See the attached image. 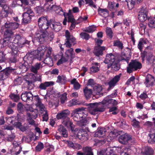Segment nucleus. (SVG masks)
<instances>
[{
    "label": "nucleus",
    "mask_w": 155,
    "mask_h": 155,
    "mask_svg": "<svg viewBox=\"0 0 155 155\" xmlns=\"http://www.w3.org/2000/svg\"><path fill=\"white\" fill-rule=\"evenodd\" d=\"M54 82L53 81H45L41 83L39 86V88L41 90H45L47 87L53 85Z\"/></svg>",
    "instance_id": "cd10ccee"
},
{
    "label": "nucleus",
    "mask_w": 155,
    "mask_h": 155,
    "mask_svg": "<svg viewBox=\"0 0 155 155\" xmlns=\"http://www.w3.org/2000/svg\"><path fill=\"white\" fill-rule=\"evenodd\" d=\"M51 28L56 32L60 31L62 28L61 23L59 22L51 21Z\"/></svg>",
    "instance_id": "412c9836"
},
{
    "label": "nucleus",
    "mask_w": 155,
    "mask_h": 155,
    "mask_svg": "<svg viewBox=\"0 0 155 155\" xmlns=\"http://www.w3.org/2000/svg\"><path fill=\"white\" fill-rule=\"evenodd\" d=\"M154 153V151L152 148L150 147H147L143 153V155H152Z\"/></svg>",
    "instance_id": "a19ab883"
},
{
    "label": "nucleus",
    "mask_w": 155,
    "mask_h": 155,
    "mask_svg": "<svg viewBox=\"0 0 155 155\" xmlns=\"http://www.w3.org/2000/svg\"><path fill=\"white\" fill-rule=\"evenodd\" d=\"M132 150L130 148H125L120 153V155H131Z\"/></svg>",
    "instance_id": "5fc2aeb1"
},
{
    "label": "nucleus",
    "mask_w": 155,
    "mask_h": 155,
    "mask_svg": "<svg viewBox=\"0 0 155 155\" xmlns=\"http://www.w3.org/2000/svg\"><path fill=\"white\" fill-rule=\"evenodd\" d=\"M148 142L150 144L155 143V130H150L148 135Z\"/></svg>",
    "instance_id": "5701e85b"
},
{
    "label": "nucleus",
    "mask_w": 155,
    "mask_h": 155,
    "mask_svg": "<svg viewBox=\"0 0 155 155\" xmlns=\"http://www.w3.org/2000/svg\"><path fill=\"white\" fill-rule=\"evenodd\" d=\"M51 21H48L47 19L44 17L40 18L38 20V25L40 31H44L47 29L49 28L50 25ZM40 32V31H39Z\"/></svg>",
    "instance_id": "0eeeda50"
},
{
    "label": "nucleus",
    "mask_w": 155,
    "mask_h": 155,
    "mask_svg": "<svg viewBox=\"0 0 155 155\" xmlns=\"http://www.w3.org/2000/svg\"><path fill=\"white\" fill-rule=\"evenodd\" d=\"M98 14L100 16H102L101 14L103 13L104 14L106 12H108V10L107 8H102L100 7H99L97 10Z\"/></svg>",
    "instance_id": "680f3d73"
},
{
    "label": "nucleus",
    "mask_w": 155,
    "mask_h": 155,
    "mask_svg": "<svg viewBox=\"0 0 155 155\" xmlns=\"http://www.w3.org/2000/svg\"><path fill=\"white\" fill-rule=\"evenodd\" d=\"M53 10H54L57 14L59 15H64L66 14V13H65L63 12L61 7L55 5L53 6Z\"/></svg>",
    "instance_id": "e433bc0d"
},
{
    "label": "nucleus",
    "mask_w": 155,
    "mask_h": 155,
    "mask_svg": "<svg viewBox=\"0 0 155 155\" xmlns=\"http://www.w3.org/2000/svg\"><path fill=\"white\" fill-rule=\"evenodd\" d=\"M68 147L77 150H79L81 148V146L79 144L74 143L71 141H68Z\"/></svg>",
    "instance_id": "58836bf2"
},
{
    "label": "nucleus",
    "mask_w": 155,
    "mask_h": 155,
    "mask_svg": "<svg viewBox=\"0 0 155 155\" xmlns=\"http://www.w3.org/2000/svg\"><path fill=\"white\" fill-rule=\"evenodd\" d=\"M105 132V129L103 127H98L97 129V131L94 134L95 137H101L104 135Z\"/></svg>",
    "instance_id": "c85d7f7f"
},
{
    "label": "nucleus",
    "mask_w": 155,
    "mask_h": 155,
    "mask_svg": "<svg viewBox=\"0 0 155 155\" xmlns=\"http://www.w3.org/2000/svg\"><path fill=\"white\" fill-rule=\"evenodd\" d=\"M46 49L45 46L40 45L37 49V54L35 55V58L40 61L43 60L44 53Z\"/></svg>",
    "instance_id": "ddd939ff"
},
{
    "label": "nucleus",
    "mask_w": 155,
    "mask_h": 155,
    "mask_svg": "<svg viewBox=\"0 0 155 155\" xmlns=\"http://www.w3.org/2000/svg\"><path fill=\"white\" fill-rule=\"evenodd\" d=\"M148 25L149 27L152 28H155V18L151 17L148 19Z\"/></svg>",
    "instance_id": "ea45409f"
},
{
    "label": "nucleus",
    "mask_w": 155,
    "mask_h": 155,
    "mask_svg": "<svg viewBox=\"0 0 155 155\" xmlns=\"http://www.w3.org/2000/svg\"><path fill=\"white\" fill-rule=\"evenodd\" d=\"M76 43L75 38L68 31V48L71 47L72 45H74Z\"/></svg>",
    "instance_id": "7c9ffc66"
},
{
    "label": "nucleus",
    "mask_w": 155,
    "mask_h": 155,
    "mask_svg": "<svg viewBox=\"0 0 155 155\" xmlns=\"http://www.w3.org/2000/svg\"><path fill=\"white\" fill-rule=\"evenodd\" d=\"M102 103L104 104L109 105L111 104L113 106H115L118 104L117 101L112 99H104L103 100Z\"/></svg>",
    "instance_id": "393cba45"
},
{
    "label": "nucleus",
    "mask_w": 155,
    "mask_h": 155,
    "mask_svg": "<svg viewBox=\"0 0 155 155\" xmlns=\"http://www.w3.org/2000/svg\"><path fill=\"white\" fill-rule=\"evenodd\" d=\"M54 38L53 33L51 32L48 35L46 31H37L35 35V38L32 41L33 43L36 41L40 43H42L48 38L50 41L52 40Z\"/></svg>",
    "instance_id": "7ed1b4c3"
},
{
    "label": "nucleus",
    "mask_w": 155,
    "mask_h": 155,
    "mask_svg": "<svg viewBox=\"0 0 155 155\" xmlns=\"http://www.w3.org/2000/svg\"><path fill=\"white\" fill-rule=\"evenodd\" d=\"M34 100L36 101L35 105L27 104L25 108L27 111H30L31 112V115L33 118H36L38 116V112L36 107H38L41 114L43 119V121H47L48 119L47 111L46 110L44 105L41 103V99L38 97H35Z\"/></svg>",
    "instance_id": "f257e3e1"
},
{
    "label": "nucleus",
    "mask_w": 155,
    "mask_h": 155,
    "mask_svg": "<svg viewBox=\"0 0 155 155\" xmlns=\"http://www.w3.org/2000/svg\"><path fill=\"white\" fill-rule=\"evenodd\" d=\"M106 31L107 35L110 39H112L113 36V32L112 29L110 27H107Z\"/></svg>",
    "instance_id": "09e8293b"
},
{
    "label": "nucleus",
    "mask_w": 155,
    "mask_h": 155,
    "mask_svg": "<svg viewBox=\"0 0 155 155\" xmlns=\"http://www.w3.org/2000/svg\"><path fill=\"white\" fill-rule=\"evenodd\" d=\"M77 136L79 139L84 141L87 140L88 139L87 133L83 129L81 130L78 131Z\"/></svg>",
    "instance_id": "dca6fc26"
},
{
    "label": "nucleus",
    "mask_w": 155,
    "mask_h": 155,
    "mask_svg": "<svg viewBox=\"0 0 155 155\" xmlns=\"http://www.w3.org/2000/svg\"><path fill=\"white\" fill-rule=\"evenodd\" d=\"M5 54L4 52L0 51V63H2L4 62L5 60Z\"/></svg>",
    "instance_id": "338daca9"
},
{
    "label": "nucleus",
    "mask_w": 155,
    "mask_h": 155,
    "mask_svg": "<svg viewBox=\"0 0 155 155\" xmlns=\"http://www.w3.org/2000/svg\"><path fill=\"white\" fill-rule=\"evenodd\" d=\"M68 116V110H65L62 112L58 114L56 117L58 119H62L63 120L62 122L63 124L67 126L68 121L67 117Z\"/></svg>",
    "instance_id": "9b49d317"
},
{
    "label": "nucleus",
    "mask_w": 155,
    "mask_h": 155,
    "mask_svg": "<svg viewBox=\"0 0 155 155\" xmlns=\"http://www.w3.org/2000/svg\"><path fill=\"white\" fill-rule=\"evenodd\" d=\"M42 66H45V64H47L48 66H51L53 65V61L51 57H47L45 59L44 61L41 62Z\"/></svg>",
    "instance_id": "c756f323"
},
{
    "label": "nucleus",
    "mask_w": 155,
    "mask_h": 155,
    "mask_svg": "<svg viewBox=\"0 0 155 155\" xmlns=\"http://www.w3.org/2000/svg\"><path fill=\"white\" fill-rule=\"evenodd\" d=\"M133 123L132 126L135 128L140 129V123L139 121H137L136 119H134L132 121Z\"/></svg>",
    "instance_id": "8fccbe9b"
},
{
    "label": "nucleus",
    "mask_w": 155,
    "mask_h": 155,
    "mask_svg": "<svg viewBox=\"0 0 155 155\" xmlns=\"http://www.w3.org/2000/svg\"><path fill=\"white\" fill-rule=\"evenodd\" d=\"M44 148V145L43 144L41 143H39L38 145L36 147V150L37 151H41Z\"/></svg>",
    "instance_id": "774afa93"
},
{
    "label": "nucleus",
    "mask_w": 155,
    "mask_h": 155,
    "mask_svg": "<svg viewBox=\"0 0 155 155\" xmlns=\"http://www.w3.org/2000/svg\"><path fill=\"white\" fill-rule=\"evenodd\" d=\"M84 95L87 99L91 97L92 93V91L91 89H89L87 87H85L83 89Z\"/></svg>",
    "instance_id": "bb28decb"
},
{
    "label": "nucleus",
    "mask_w": 155,
    "mask_h": 155,
    "mask_svg": "<svg viewBox=\"0 0 155 155\" xmlns=\"http://www.w3.org/2000/svg\"><path fill=\"white\" fill-rule=\"evenodd\" d=\"M96 29V27L94 25H91L88 27L85 31L88 33H91L94 32L95 31Z\"/></svg>",
    "instance_id": "052dcab7"
},
{
    "label": "nucleus",
    "mask_w": 155,
    "mask_h": 155,
    "mask_svg": "<svg viewBox=\"0 0 155 155\" xmlns=\"http://www.w3.org/2000/svg\"><path fill=\"white\" fill-rule=\"evenodd\" d=\"M117 57L114 55L112 53H110L107 54L106 58L104 62L105 64H108L110 63H112L118 60Z\"/></svg>",
    "instance_id": "2eb2a0df"
},
{
    "label": "nucleus",
    "mask_w": 155,
    "mask_h": 155,
    "mask_svg": "<svg viewBox=\"0 0 155 155\" xmlns=\"http://www.w3.org/2000/svg\"><path fill=\"white\" fill-rule=\"evenodd\" d=\"M69 48V49H68V53L69 54V55H68V59L70 60V64H71L73 61V59L75 57V53L73 48Z\"/></svg>",
    "instance_id": "2f4dec72"
},
{
    "label": "nucleus",
    "mask_w": 155,
    "mask_h": 155,
    "mask_svg": "<svg viewBox=\"0 0 155 155\" xmlns=\"http://www.w3.org/2000/svg\"><path fill=\"white\" fill-rule=\"evenodd\" d=\"M6 121L8 124H12L15 127L19 129L22 131H25L26 128L23 126L21 123L19 122H17L16 116H13L6 118Z\"/></svg>",
    "instance_id": "6e6552de"
},
{
    "label": "nucleus",
    "mask_w": 155,
    "mask_h": 155,
    "mask_svg": "<svg viewBox=\"0 0 155 155\" xmlns=\"http://www.w3.org/2000/svg\"><path fill=\"white\" fill-rule=\"evenodd\" d=\"M89 123V121L85 118L81 119L77 122L78 124L81 127H83Z\"/></svg>",
    "instance_id": "79ce46f5"
},
{
    "label": "nucleus",
    "mask_w": 155,
    "mask_h": 155,
    "mask_svg": "<svg viewBox=\"0 0 155 155\" xmlns=\"http://www.w3.org/2000/svg\"><path fill=\"white\" fill-rule=\"evenodd\" d=\"M113 46L117 47L119 49H122L124 48L123 44L119 40H114V41Z\"/></svg>",
    "instance_id": "a18cd8bd"
},
{
    "label": "nucleus",
    "mask_w": 155,
    "mask_h": 155,
    "mask_svg": "<svg viewBox=\"0 0 155 155\" xmlns=\"http://www.w3.org/2000/svg\"><path fill=\"white\" fill-rule=\"evenodd\" d=\"M10 97L13 101L17 102L18 101L19 99V96L14 94H12L10 95Z\"/></svg>",
    "instance_id": "0e129e2a"
},
{
    "label": "nucleus",
    "mask_w": 155,
    "mask_h": 155,
    "mask_svg": "<svg viewBox=\"0 0 155 155\" xmlns=\"http://www.w3.org/2000/svg\"><path fill=\"white\" fill-rule=\"evenodd\" d=\"M106 150V155H117V150L113 148H108Z\"/></svg>",
    "instance_id": "473e14b6"
},
{
    "label": "nucleus",
    "mask_w": 155,
    "mask_h": 155,
    "mask_svg": "<svg viewBox=\"0 0 155 155\" xmlns=\"http://www.w3.org/2000/svg\"><path fill=\"white\" fill-rule=\"evenodd\" d=\"M66 81V78L65 75H59L58 77V79L57 81V82L62 84H64Z\"/></svg>",
    "instance_id": "37998d69"
},
{
    "label": "nucleus",
    "mask_w": 155,
    "mask_h": 155,
    "mask_svg": "<svg viewBox=\"0 0 155 155\" xmlns=\"http://www.w3.org/2000/svg\"><path fill=\"white\" fill-rule=\"evenodd\" d=\"M2 69L1 66H0V71ZM13 69L10 68H7L1 71H0V80H3L7 78Z\"/></svg>",
    "instance_id": "1a4fd4ad"
},
{
    "label": "nucleus",
    "mask_w": 155,
    "mask_h": 155,
    "mask_svg": "<svg viewBox=\"0 0 155 155\" xmlns=\"http://www.w3.org/2000/svg\"><path fill=\"white\" fill-rule=\"evenodd\" d=\"M154 56H153V54L151 53H148V54L146 57V60L147 61V63L148 64H151V62H152V60L153 59V57Z\"/></svg>",
    "instance_id": "3c124183"
},
{
    "label": "nucleus",
    "mask_w": 155,
    "mask_h": 155,
    "mask_svg": "<svg viewBox=\"0 0 155 155\" xmlns=\"http://www.w3.org/2000/svg\"><path fill=\"white\" fill-rule=\"evenodd\" d=\"M71 23V25L69 28L70 31L75 28L76 25L78 24V23L76 21L74 18V16H68V23Z\"/></svg>",
    "instance_id": "b1692460"
},
{
    "label": "nucleus",
    "mask_w": 155,
    "mask_h": 155,
    "mask_svg": "<svg viewBox=\"0 0 155 155\" xmlns=\"http://www.w3.org/2000/svg\"><path fill=\"white\" fill-rule=\"evenodd\" d=\"M136 0H125L127 2L128 7L129 9H131L134 7L135 3Z\"/></svg>",
    "instance_id": "de8ad7c7"
},
{
    "label": "nucleus",
    "mask_w": 155,
    "mask_h": 155,
    "mask_svg": "<svg viewBox=\"0 0 155 155\" xmlns=\"http://www.w3.org/2000/svg\"><path fill=\"white\" fill-rule=\"evenodd\" d=\"M107 69L111 68L116 71H118L120 68L119 61L118 59L115 62L109 64L107 65Z\"/></svg>",
    "instance_id": "6ab92c4d"
},
{
    "label": "nucleus",
    "mask_w": 155,
    "mask_h": 155,
    "mask_svg": "<svg viewBox=\"0 0 155 155\" xmlns=\"http://www.w3.org/2000/svg\"><path fill=\"white\" fill-rule=\"evenodd\" d=\"M21 99L24 101H28L33 99V95L31 93L25 92L21 95Z\"/></svg>",
    "instance_id": "4be33fe9"
},
{
    "label": "nucleus",
    "mask_w": 155,
    "mask_h": 155,
    "mask_svg": "<svg viewBox=\"0 0 155 155\" xmlns=\"http://www.w3.org/2000/svg\"><path fill=\"white\" fill-rule=\"evenodd\" d=\"M148 11L146 8L142 7L139 12L138 15V19L141 21L144 22L148 19L147 15Z\"/></svg>",
    "instance_id": "9d476101"
},
{
    "label": "nucleus",
    "mask_w": 155,
    "mask_h": 155,
    "mask_svg": "<svg viewBox=\"0 0 155 155\" xmlns=\"http://www.w3.org/2000/svg\"><path fill=\"white\" fill-rule=\"evenodd\" d=\"M55 6L52 5L51 3H46L45 4L44 9L47 11H50L51 10H53V6Z\"/></svg>",
    "instance_id": "c03bdc74"
},
{
    "label": "nucleus",
    "mask_w": 155,
    "mask_h": 155,
    "mask_svg": "<svg viewBox=\"0 0 155 155\" xmlns=\"http://www.w3.org/2000/svg\"><path fill=\"white\" fill-rule=\"evenodd\" d=\"M88 112L91 115H95L97 114L98 112H103L104 111V109L103 108L95 107L94 108H88Z\"/></svg>",
    "instance_id": "a878e982"
},
{
    "label": "nucleus",
    "mask_w": 155,
    "mask_h": 155,
    "mask_svg": "<svg viewBox=\"0 0 155 155\" xmlns=\"http://www.w3.org/2000/svg\"><path fill=\"white\" fill-rule=\"evenodd\" d=\"M86 109V108H84L83 107H81L76 108L74 110L73 112L77 114L81 113V112L84 111V110L85 109Z\"/></svg>",
    "instance_id": "e2e57ef3"
},
{
    "label": "nucleus",
    "mask_w": 155,
    "mask_h": 155,
    "mask_svg": "<svg viewBox=\"0 0 155 155\" xmlns=\"http://www.w3.org/2000/svg\"><path fill=\"white\" fill-rule=\"evenodd\" d=\"M24 11L22 22L24 24H26L30 21L31 16H33L34 13L28 6H27L24 8Z\"/></svg>",
    "instance_id": "39448f33"
},
{
    "label": "nucleus",
    "mask_w": 155,
    "mask_h": 155,
    "mask_svg": "<svg viewBox=\"0 0 155 155\" xmlns=\"http://www.w3.org/2000/svg\"><path fill=\"white\" fill-rule=\"evenodd\" d=\"M14 32L8 28H5L4 33V37L6 40H4L3 44L4 47L8 46V47L9 42L12 41L13 39Z\"/></svg>",
    "instance_id": "423d86ee"
},
{
    "label": "nucleus",
    "mask_w": 155,
    "mask_h": 155,
    "mask_svg": "<svg viewBox=\"0 0 155 155\" xmlns=\"http://www.w3.org/2000/svg\"><path fill=\"white\" fill-rule=\"evenodd\" d=\"M27 120L29 123L31 124H33L34 123V121L32 119V117L33 118L32 116L29 113H27Z\"/></svg>",
    "instance_id": "bf43d9fd"
},
{
    "label": "nucleus",
    "mask_w": 155,
    "mask_h": 155,
    "mask_svg": "<svg viewBox=\"0 0 155 155\" xmlns=\"http://www.w3.org/2000/svg\"><path fill=\"white\" fill-rule=\"evenodd\" d=\"M120 123L119 126L120 128L125 129L126 127H128V125L126 123V121L125 120L122 118H120Z\"/></svg>",
    "instance_id": "603ef678"
},
{
    "label": "nucleus",
    "mask_w": 155,
    "mask_h": 155,
    "mask_svg": "<svg viewBox=\"0 0 155 155\" xmlns=\"http://www.w3.org/2000/svg\"><path fill=\"white\" fill-rule=\"evenodd\" d=\"M42 66L41 62L39 63H36L34 66L31 67V70L33 72L36 74L37 73L38 70H39L41 68L43 67Z\"/></svg>",
    "instance_id": "f704fd0d"
},
{
    "label": "nucleus",
    "mask_w": 155,
    "mask_h": 155,
    "mask_svg": "<svg viewBox=\"0 0 155 155\" xmlns=\"http://www.w3.org/2000/svg\"><path fill=\"white\" fill-rule=\"evenodd\" d=\"M141 63L136 60H132L127 67V72L130 74L134 71L139 70L142 68Z\"/></svg>",
    "instance_id": "20e7f679"
},
{
    "label": "nucleus",
    "mask_w": 155,
    "mask_h": 155,
    "mask_svg": "<svg viewBox=\"0 0 155 155\" xmlns=\"http://www.w3.org/2000/svg\"><path fill=\"white\" fill-rule=\"evenodd\" d=\"M123 133L122 131H119L117 130H114L111 131L110 134V135H111L114 137H116L118 135H120Z\"/></svg>",
    "instance_id": "49530a36"
},
{
    "label": "nucleus",
    "mask_w": 155,
    "mask_h": 155,
    "mask_svg": "<svg viewBox=\"0 0 155 155\" xmlns=\"http://www.w3.org/2000/svg\"><path fill=\"white\" fill-rule=\"evenodd\" d=\"M58 130L60 133L64 137H67L68 136L67 131L65 128L62 125H60L58 127Z\"/></svg>",
    "instance_id": "4c0bfd02"
},
{
    "label": "nucleus",
    "mask_w": 155,
    "mask_h": 155,
    "mask_svg": "<svg viewBox=\"0 0 155 155\" xmlns=\"http://www.w3.org/2000/svg\"><path fill=\"white\" fill-rule=\"evenodd\" d=\"M80 36L81 38L86 40H88L90 38L89 35L85 32H82L81 33Z\"/></svg>",
    "instance_id": "864d4df0"
},
{
    "label": "nucleus",
    "mask_w": 155,
    "mask_h": 155,
    "mask_svg": "<svg viewBox=\"0 0 155 155\" xmlns=\"http://www.w3.org/2000/svg\"><path fill=\"white\" fill-rule=\"evenodd\" d=\"M71 84L73 85L74 89L75 90H78L80 87L81 85L77 81L76 78H74L70 81Z\"/></svg>",
    "instance_id": "72a5a7b5"
},
{
    "label": "nucleus",
    "mask_w": 155,
    "mask_h": 155,
    "mask_svg": "<svg viewBox=\"0 0 155 155\" xmlns=\"http://www.w3.org/2000/svg\"><path fill=\"white\" fill-rule=\"evenodd\" d=\"M24 78L22 77H18L14 81V83L16 85L20 84L22 82Z\"/></svg>",
    "instance_id": "13d9d810"
},
{
    "label": "nucleus",
    "mask_w": 155,
    "mask_h": 155,
    "mask_svg": "<svg viewBox=\"0 0 155 155\" xmlns=\"http://www.w3.org/2000/svg\"><path fill=\"white\" fill-rule=\"evenodd\" d=\"M13 42H9L8 47L11 49L12 54L14 55H15L18 53V46L24 44H29V42L28 41H26L24 38L21 37L19 35H16L15 38L13 39Z\"/></svg>",
    "instance_id": "f03ea898"
},
{
    "label": "nucleus",
    "mask_w": 155,
    "mask_h": 155,
    "mask_svg": "<svg viewBox=\"0 0 155 155\" xmlns=\"http://www.w3.org/2000/svg\"><path fill=\"white\" fill-rule=\"evenodd\" d=\"M144 84L147 87L152 86L154 81V78L151 74H148L146 77Z\"/></svg>",
    "instance_id": "a211bd4d"
},
{
    "label": "nucleus",
    "mask_w": 155,
    "mask_h": 155,
    "mask_svg": "<svg viewBox=\"0 0 155 155\" xmlns=\"http://www.w3.org/2000/svg\"><path fill=\"white\" fill-rule=\"evenodd\" d=\"M91 72L93 73H96L99 71L100 70L98 67L93 66L90 68Z\"/></svg>",
    "instance_id": "69168bd1"
},
{
    "label": "nucleus",
    "mask_w": 155,
    "mask_h": 155,
    "mask_svg": "<svg viewBox=\"0 0 155 155\" xmlns=\"http://www.w3.org/2000/svg\"><path fill=\"white\" fill-rule=\"evenodd\" d=\"M121 75V73L116 75L108 83L109 87L107 90L109 91L114 87L116 84L120 81Z\"/></svg>",
    "instance_id": "4468645a"
},
{
    "label": "nucleus",
    "mask_w": 155,
    "mask_h": 155,
    "mask_svg": "<svg viewBox=\"0 0 155 155\" xmlns=\"http://www.w3.org/2000/svg\"><path fill=\"white\" fill-rule=\"evenodd\" d=\"M19 26V24L16 22H7L5 24V28H8L12 31L17 28Z\"/></svg>",
    "instance_id": "aec40b11"
},
{
    "label": "nucleus",
    "mask_w": 155,
    "mask_h": 155,
    "mask_svg": "<svg viewBox=\"0 0 155 155\" xmlns=\"http://www.w3.org/2000/svg\"><path fill=\"white\" fill-rule=\"evenodd\" d=\"M93 89L97 95L100 97L103 95V94L101 92L102 90L101 87L95 85Z\"/></svg>",
    "instance_id": "c9c22d12"
},
{
    "label": "nucleus",
    "mask_w": 155,
    "mask_h": 155,
    "mask_svg": "<svg viewBox=\"0 0 155 155\" xmlns=\"http://www.w3.org/2000/svg\"><path fill=\"white\" fill-rule=\"evenodd\" d=\"M105 50L104 46L97 47L95 46L93 51V53L96 56H102L103 54V51Z\"/></svg>",
    "instance_id": "f3484780"
},
{
    "label": "nucleus",
    "mask_w": 155,
    "mask_h": 155,
    "mask_svg": "<svg viewBox=\"0 0 155 155\" xmlns=\"http://www.w3.org/2000/svg\"><path fill=\"white\" fill-rule=\"evenodd\" d=\"M85 152V155H94L91 148L90 147H87L84 149Z\"/></svg>",
    "instance_id": "6e6d98bb"
},
{
    "label": "nucleus",
    "mask_w": 155,
    "mask_h": 155,
    "mask_svg": "<svg viewBox=\"0 0 155 155\" xmlns=\"http://www.w3.org/2000/svg\"><path fill=\"white\" fill-rule=\"evenodd\" d=\"M71 117H73V119L74 120L77 122L81 119L80 118L78 114H77L75 113L72 112L71 114Z\"/></svg>",
    "instance_id": "4d7b16f0"
},
{
    "label": "nucleus",
    "mask_w": 155,
    "mask_h": 155,
    "mask_svg": "<svg viewBox=\"0 0 155 155\" xmlns=\"http://www.w3.org/2000/svg\"><path fill=\"white\" fill-rule=\"evenodd\" d=\"M123 133L120 135L118 138L119 141L124 144H127L128 141L132 140L131 136L127 133L123 134Z\"/></svg>",
    "instance_id": "f8f14e48"
}]
</instances>
